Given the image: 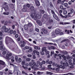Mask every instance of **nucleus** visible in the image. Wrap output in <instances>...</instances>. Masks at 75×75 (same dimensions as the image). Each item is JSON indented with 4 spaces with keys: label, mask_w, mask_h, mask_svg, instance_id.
Masks as SVG:
<instances>
[{
    "label": "nucleus",
    "mask_w": 75,
    "mask_h": 75,
    "mask_svg": "<svg viewBox=\"0 0 75 75\" xmlns=\"http://www.w3.org/2000/svg\"><path fill=\"white\" fill-rule=\"evenodd\" d=\"M35 3L36 4V5L37 6H40V2L38 0H35Z\"/></svg>",
    "instance_id": "10"
},
{
    "label": "nucleus",
    "mask_w": 75,
    "mask_h": 75,
    "mask_svg": "<svg viewBox=\"0 0 75 75\" xmlns=\"http://www.w3.org/2000/svg\"><path fill=\"white\" fill-rule=\"evenodd\" d=\"M55 33L56 34H59L60 33L59 30L58 29H57L55 30Z\"/></svg>",
    "instance_id": "14"
},
{
    "label": "nucleus",
    "mask_w": 75,
    "mask_h": 75,
    "mask_svg": "<svg viewBox=\"0 0 75 75\" xmlns=\"http://www.w3.org/2000/svg\"><path fill=\"white\" fill-rule=\"evenodd\" d=\"M12 28L13 30H14L15 28V25H13L12 26Z\"/></svg>",
    "instance_id": "58"
},
{
    "label": "nucleus",
    "mask_w": 75,
    "mask_h": 75,
    "mask_svg": "<svg viewBox=\"0 0 75 75\" xmlns=\"http://www.w3.org/2000/svg\"><path fill=\"white\" fill-rule=\"evenodd\" d=\"M53 16L54 18L57 21H59V18L58 17V16L56 15V14H54L53 15Z\"/></svg>",
    "instance_id": "4"
},
{
    "label": "nucleus",
    "mask_w": 75,
    "mask_h": 75,
    "mask_svg": "<svg viewBox=\"0 0 75 75\" xmlns=\"http://www.w3.org/2000/svg\"><path fill=\"white\" fill-rule=\"evenodd\" d=\"M64 7H68V4L67 3H65L64 4Z\"/></svg>",
    "instance_id": "29"
},
{
    "label": "nucleus",
    "mask_w": 75,
    "mask_h": 75,
    "mask_svg": "<svg viewBox=\"0 0 75 75\" xmlns=\"http://www.w3.org/2000/svg\"><path fill=\"white\" fill-rule=\"evenodd\" d=\"M26 61H31V59L30 58H27L26 59Z\"/></svg>",
    "instance_id": "42"
},
{
    "label": "nucleus",
    "mask_w": 75,
    "mask_h": 75,
    "mask_svg": "<svg viewBox=\"0 0 75 75\" xmlns=\"http://www.w3.org/2000/svg\"><path fill=\"white\" fill-rule=\"evenodd\" d=\"M63 13L64 14V15H66V14H67V11H64Z\"/></svg>",
    "instance_id": "34"
},
{
    "label": "nucleus",
    "mask_w": 75,
    "mask_h": 75,
    "mask_svg": "<svg viewBox=\"0 0 75 75\" xmlns=\"http://www.w3.org/2000/svg\"><path fill=\"white\" fill-rule=\"evenodd\" d=\"M42 31L44 34H47V33H48L47 30L46 29L42 30Z\"/></svg>",
    "instance_id": "20"
},
{
    "label": "nucleus",
    "mask_w": 75,
    "mask_h": 75,
    "mask_svg": "<svg viewBox=\"0 0 75 75\" xmlns=\"http://www.w3.org/2000/svg\"><path fill=\"white\" fill-rule=\"evenodd\" d=\"M45 44H49L50 45H52V43H47V42H45Z\"/></svg>",
    "instance_id": "33"
},
{
    "label": "nucleus",
    "mask_w": 75,
    "mask_h": 75,
    "mask_svg": "<svg viewBox=\"0 0 75 75\" xmlns=\"http://www.w3.org/2000/svg\"><path fill=\"white\" fill-rule=\"evenodd\" d=\"M20 40H21V38L20 37H18L17 39L18 41H20Z\"/></svg>",
    "instance_id": "55"
},
{
    "label": "nucleus",
    "mask_w": 75,
    "mask_h": 75,
    "mask_svg": "<svg viewBox=\"0 0 75 75\" xmlns=\"http://www.w3.org/2000/svg\"><path fill=\"white\" fill-rule=\"evenodd\" d=\"M57 2L58 3H60L61 2V0H58Z\"/></svg>",
    "instance_id": "64"
},
{
    "label": "nucleus",
    "mask_w": 75,
    "mask_h": 75,
    "mask_svg": "<svg viewBox=\"0 0 75 75\" xmlns=\"http://www.w3.org/2000/svg\"><path fill=\"white\" fill-rule=\"evenodd\" d=\"M30 9L31 11H33L34 10V7L33 6H31L30 7Z\"/></svg>",
    "instance_id": "22"
},
{
    "label": "nucleus",
    "mask_w": 75,
    "mask_h": 75,
    "mask_svg": "<svg viewBox=\"0 0 75 75\" xmlns=\"http://www.w3.org/2000/svg\"><path fill=\"white\" fill-rule=\"evenodd\" d=\"M51 12L52 14H53V15L55 14V12H54V11H53V10H51Z\"/></svg>",
    "instance_id": "31"
},
{
    "label": "nucleus",
    "mask_w": 75,
    "mask_h": 75,
    "mask_svg": "<svg viewBox=\"0 0 75 75\" xmlns=\"http://www.w3.org/2000/svg\"><path fill=\"white\" fill-rule=\"evenodd\" d=\"M15 60H16V61H18V57H15Z\"/></svg>",
    "instance_id": "60"
},
{
    "label": "nucleus",
    "mask_w": 75,
    "mask_h": 75,
    "mask_svg": "<svg viewBox=\"0 0 75 75\" xmlns=\"http://www.w3.org/2000/svg\"><path fill=\"white\" fill-rule=\"evenodd\" d=\"M22 68H24V69H25V71H27V70H28V68L26 67H25L24 66H22Z\"/></svg>",
    "instance_id": "23"
},
{
    "label": "nucleus",
    "mask_w": 75,
    "mask_h": 75,
    "mask_svg": "<svg viewBox=\"0 0 75 75\" xmlns=\"http://www.w3.org/2000/svg\"><path fill=\"white\" fill-rule=\"evenodd\" d=\"M69 65V64H68V63H65V62H64L63 63V66L65 68L66 67H68V66Z\"/></svg>",
    "instance_id": "11"
},
{
    "label": "nucleus",
    "mask_w": 75,
    "mask_h": 75,
    "mask_svg": "<svg viewBox=\"0 0 75 75\" xmlns=\"http://www.w3.org/2000/svg\"><path fill=\"white\" fill-rule=\"evenodd\" d=\"M6 54V51H4V52H3L2 53V54H3V55H5Z\"/></svg>",
    "instance_id": "59"
},
{
    "label": "nucleus",
    "mask_w": 75,
    "mask_h": 75,
    "mask_svg": "<svg viewBox=\"0 0 75 75\" xmlns=\"http://www.w3.org/2000/svg\"><path fill=\"white\" fill-rule=\"evenodd\" d=\"M10 29H8V28H6L5 30V33L8 32L9 31H10Z\"/></svg>",
    "instance_id": "24"
},
{
    "label": "nucleus",
    "mask_w": 75,
    "mask_h": 75,
    "mask_svg": "<svg viewBox=\"0 0 75 75\" xmlns=\"http://www.w3.org/2000/svg\"><path fill=\"white\" fill-rule=\"evenodd\" d=\"M33 52L34 53H36V54L38 55H40V52H38V51L37 50H34Z\"/></svg>",
    "instance_id": "12"
},
{
    "label": "nucleus",
    "mask_w": 75,
    "mask_h": 75,
    "mask_svg": "<svg viewBox=\"0 0 75 75\" xmlns=\"http://www.w3.org/2000/svg\"><path fill=\"white\" fill-rule=\"evenodd\" d=\"M38 23L39 25H42V23L40 21L38 22Z\"/></svg>",
    "instance_id": "39"
},
{
    "label": "nucleus",
    "mask_w": 75,
    "mask_h": 75,
    "mask_svg": "<svg viewBox=\"0 0 75 75\" xmlns=\"http://www.w3.org/2000/svg\"><path fill=\"white\" fill-rule=\"evenodd\" d=\"M21 64L22 65H25V61H22L21 62Z\"/></svg>",
    "instance_id": "26"
},
{
    "label": "nucleus",
    "mask_w": 75,
    "mask_h": 75,
    "mask_svg": "<svg viewBox=\"0 0 75 75\" xmlns=\"http://www.w3.org/2000/svg\"><path fill=\"white\" fill-rule=\"evenodd\" d=\"M3 49V46H1L0 47V50H2Z\"/></svg>",
    "instance_id": "53"
},
{
    "label": "nucleus",
    "mask_w": 75,
    "mask_h": 75,
    "mask_svg": "<svg viewBox=\"0 0 75 75\" xmlns=\"http://www.w3.org/2000/svg\"><path fill=\"white\" fill-rule=\"evenodd\" d=\"M8 32H10V33L11 34H12L13 33V30H11L10 31H9Z\"/></svg>",
    "instance_id": "38"
},
{
    "label": "nucleus",
    "mask_w": 75,
    "mask_h": 75,
    "mask_svg": "<svg viewBox=\"0 0 75 75\" xmlns=\"http://www.w3.org/2000/svg\"><path fill=\"white\" fill-rule=\"evenodd\" d=\"M74 13V10L72 8H71L70 9V13H69L68 14V16L69 17H71V16L70 14H71L72 13Z\"/></svg>",
    "instance_id": "6"
},
{
    "label": "nucleus",
    "mask_w": 75,
    "mask_h": 75,
    "mask_svg": "<svg viewBox=\"0 0 75 75\" xmlns=\"http://www.w3.org/2000/svg\"><path fill=\"white\" fill-rule=\"evenodd\" d=\"M33 66L32 67V68L33 69L34 71H35L36 70H37V69L36 68L38 67H39V65L38 64H36V63L34 62L33 63Z\"/></svg>",
    "instance_id": "2"
},
{
    "label": "nucleus",
    "mask_w": 75,
    "mask_h": 75,
    "mask_svg": "<svg viewBox=\"0 0 75 75\" xmlns=\"http://www.w3.org/2000/svg\"><path fill=\"white\" fill-rule=\"evenodd\" d=\"M60 8L61 10H64V7L62 5H60Z\"/></svg>",
    "instance_id": "32"
},
{
    "label": "nucleus",
    "mask_w": 75,
    "mask_h": 75,
    "mask_svg": "<svg viewBox=\"0 0 75 75\" xmlns=\"http://www.w3.org/2000/svg\"><path fill=\"white\" fill-rule=\"evenodd\" d=\"M3 14H4V15H8L9 14H10V13H9V12H8L7 13L6 12H4L3 13Z\"/></svg>",
    "instance_id": "27"
},
{
    "label": "nucleus",
    "mask_w": 75,
    "mask_h": 75,
    "mask_svg": "<svg viewBox=\"0 0 75 75\" xmlns=\"http://www.w3.org/2000/svg\"><path fill=\"white\" fill-rule=\"evenodd\" d=\"M40 12L42 13V14H44V11L42 10H40Z\"/></svg>",
    "instance_id": "41"
},
{
    "label": "nucleus",
    "mask_w": 75,
    "mask_h": 75,
    "mask_svg": "<svg viewBox=\"0 0 75 75\" xmlns=\"http://www.w3.org/2000/svg\"><path fill=\"white\" fill-rule=\"evenodd\" d=\"M40 53L41 55H44L45 54V53L44 52V51H43V50L42 49V51H41Z\"/></svg>",
    "instance_id": "25"
},
{
    "label": "nucleus",
    "mask_w": 75,
    "mask_h": 75,
    "mask_svg": "<svg viewBox=\"0 0 75 75\" xmlns=\"http://www.w3.org/2000/svg\"><path fill=\"white\" fill-rule=\"evenodd\" d=\"M0 45H2V46H3V45H3V41H2V40L0 41Z\"/></svg>",
    "instance_id": "35"
},
{
    "label": "nucleus",
    "mask_w": 75,
    "mask_h": 75,
    "mask_svg": "<svg viewBox=\"0 0 75 75\" xmlns=\"http://www.w3.org/2000/svg\"><path fill=\"white\" fill-rule=\"evenodd\" d=\"M73 64H75V58L73 59Z\"/></svg>",
    "instance_id": "54"
},
{
    "label": "nucleus",
    "mask_w": 75,
    "mask_h": 75,
    "mask_svg": "<svg viewBox=\"0 0 75 75\" xmlns=\"http://www.w3.org/2000/svg\"><path fill=\"white\" fill-rule=\"evenodd\" d=\"M59 25H64V23L62 22H60L59 23Z\"/></svg>",
    "instance_id": "50"
},
{
    "label": "nucleus",
    "mask_w": 75,
    "mask_h": 75,
    "mask_svg": "<svg viewBox=\"0 0 75 75\" xmlns=\"http://www.w3.org/2000/svg\"><path fill=\"white\" fill-rule=\"evenodd\" d=\"M64 45H65V46H66V47H68V43L67 42H65L64 43Z\"/></svg>",
    "instance_id": "57"
},
{
    "label": "nucleus",
    "mask_w": 75,
    "mask_h": 75,
    "mask_svg": "<svg viewBox=\"0 0 75 75\" xmlns=\"http://www.w3.org/2000/svg\"><path fill=\"white\" fill-rule=\"evenodd\" d=\"M24 36L25 38H28V35L27 34H25L24 35Z\"/></svg>",
    "instance_id": "37"
},
{
    "label": "nucleus",
    "mask_w": 75,
    "mask_h": 75,
    "mask_svg": "<svg viewBox=\"0 0 75 75\" xmlns=\"http://www.w3.org/2000/svg\"><path fill=\"white\" fill-rule=\"evenodd\" d=\"M16 33L17 32H16V30H14L13 31V35H15V34H16Z\"/></svg>",
    "instance_id": "45"
},
{
    "label": "nucleus",
    "mask_w": 75,
    "mask_h": 75,
    "mask_svg": "<svg viewBox=\"0 0 75 75\" xmlns=\"http://www.w3.org/2000/svg\"><path fill=\"white\" fill-rule=\"evenodd\" d=\"M47 15L45 14H44L43 15V17L45 18H47Z\"/></svg>",
    "instance_id": "30"
},
{
    "label": "nucleus",
    "mask_w": 75,
    "mask_h": 75,
    "mask_svg": "<svg viewBox=\"0 0 75 75\" xmlns=\"http://www.w3.org/2000/svg\"><path fill=\"white\" fill-rule=\"evenodd\" d=\"M28 26L29 27H31L32 26V23H29L28 24Z\"/></svg>",
    "instance_id": "46"
},
{
    "label": "nucleus",
    "mask_w": 75,
    "mask_h": 75,
    "mask_svg": "<svg viewBox=\"0 0 75 75\" xmlns=\"http://www.w3.org/2000/svg\"><path fill=\"white\" fill-rule=\"evenodd\" d=\"M34 48L35 50H38V47L37 46H35Z\"/></svg>",
    "instance_id": "61"
},
{
    "label": "nucleus",
    "mask_w": 75,
    "mask_h": 75,
    "mask_svg": "<svg viewBox=\"0 0 75 75\" xmlns=\"http://www.w3.org/2000/svg\"><path fill=\"white\" fill-rule=\"evenodd\" d=\"M31 17V18H34V15H33V14H31L30 15Z\"/></svg>",
    "instance_id": "49"
},
{
    "label": "nucleus",
    "mask_w": 75,
    "mask_h": 75,
    "mask_svg": "<svg viewBox=\"0 0 75 75\" xmlns=\"http://www.w3.org/2000/svg\"><path fill=\"white\" fill-rule=\"evenodd\" d=\"M62 57L63 58H64V61H65V60H66V59H67V57L65 56V55H64V54L62 55Z\"/></svg>",
    "instance_id": "21"
},
{
    "label": "nucleus",
    "mask_w": 75,
    "mask_h": 75,
    "mask_svg": "<svg viewBox=\"0 0 75 75\" xmlns=\"http://www.w3.org/2000/svg\"><path fill=\"white\" fill-rule=\"evenodd\" d=\"M27 6L24 5L23 6V8L22 9V11L23 12H26L27 11Z\"/></svg>",
    "instance_id": "8"
},
{
    "label": "nucleus",
    "mask_w": 75,
    "mask_h": 75,
    "mask_svg": "<svg viewBox=\"0 0 75 75\" xmlns=\"http://www.w3.org/2000/svg\"><path fill=\"white\" fill-rule=\"evenodd\" d=\"M32 51H33V49H32V48L31 47H30V49L28 50V52H32Z\"/></svg>",
    "instance_id": "28"
},
{
    "label": "nucleus",
    "mask_w": 75,
    "mask_h": 75,
    "mask_svg": "<svg viewBox=\"0 0 75 75\" xmlns=\"http://www.w3.org/2000/svg\"><path fill=\"white\" fill-rule=\"evenodd\" d=\"M4 6V9L5 11H6L8 9V4L6 2L5 3Z\"/></svg>",
    "instance_id": "7"
},
{
    "label": "nucleus",
    "mask_w": 75,
    "mask_h": 75,
    "mask_svg": "<svg viewBox=\"0 0 75 75\" xmlns=\"http://www.w3.org/2000/svg\"><path fill=\"white\" fill-rule=\"evenodd\" d=\"M47 10L48 12L49 13H50V10H51V9H49V8H48V9H47Z\"/></svg>",
    "instance_id": "62"
},
{
    "label": "nucleus",
    "mask_w": 75,
    "mask_h": 75,
    "mask_svg": "<svg viewBox=\"0 0 75 75\" xmlns=\"http://www.w3.org/2000/svg\"><path fill=\"white\" fill-rule=\"evenodd\" d=\"M49 59H47L46 60V63L47 64H48L49 63Z\"/></svg>",
    "instance_id": "52"
},
{
    "label": "nucleus",
    "mask_w": 75,
    "mask_h": 75,
    "mask_svg": "<svg viewBox=\"0 0 75 75\" xmlns=\"http://www.w3.org/2000/svg\"><path fill=\"white\" fill-rule=\"evenodd\" d=\"M21 58H20L18 59V61L19 62H21Z\"/></svg>",
    "instance_id": "56"
},
{
    "label": "nucleus",
    "mask_w": 75,
    "mask_h": 75,
    "mask_svg": "<svg viewBox=\"0 0 75 75\" xmlns=\"http://www.w3.org/2000/svg\"><path fill=\"white\" fill-rule=\"evenodd\" d=\"M28 28V26L27 25H25L24 26V29L25 30H27Z\"/></svg>",
    "instance_id": "18"
},
{
    "label": "nucleus",
    "mask_w": 75,
    "mask_h": 75,
    "mask_svg": "<svg viewBox=\"0 0 75 75\" xmlns=\"http://www.w3.org/2000/svg\"><path fill=\"white\" fill-rule=\"evenodd\" d=\"M72 60L71 59H69V65H72Z\"/></svg>",
    "instance_id": "17"
},
{
    "label": "nucleus",
    "mask_w": 75,
    "mask_h": 75,
    "mask_svg": "<svg viewBox=\"0 0 75 75\" xmlns=\"http://www.w3.org/2000/svg\"><path fill=\"white\" fill-rule=\"evenodd\" d=\"M5 42L6 44H8L9 43H10L11 42H14L13 40V39L8 37H6L5 39Z\"/></svg>",
    "instance_id": "1"
},
{
    "label": "nucleus",
    "mask_w": 75,
    "mask_h": 75,
    "mask_svg": "<svg viewBox=\"0 0 75 75\" xmlns=\"http://www.w3.org/2000/svg\"><path fill=\"white\" fill-rule=\"evenodd\" d=\"M34 60H31V62L29 64V66H30V67H31V66H33V63L34 62Z\"/></svg>",
    "instance_id": "16"
},
{
    "label": "nucleus",
    "mask_w": 75,
    "mask_h": 75,
    "mask_svg": "<svg viewBox=\"0 0 75 75\" xmlns=\"http://www.w3.org/2000/svg\"><path fill=\"white\" fill-rule=\"evenodd\" d=\"M50 5L52 7H54V6H53V5L52 4V2H50Z\"/></svg>",
    "instance_id": "40"
},
{
    "label": "nucleus",
    "mask_w": 75,
    "mask_h": 75,
    "mask_svg": "<svg viewBox=\"0 0 75 75\" xmlns=\"http://www.w3.org/2000/svg\"><path fill=\"white\" fill-rule=\"evenodd\" d=\"M0 64L1 65H5V62L2 60H0Z\"/></svg>",
    "instance_id": "15"
},
{
    "label": "nucleus",
    "mask_w": 75,
    "mask_h": 75,
    "mask_svg": "<svg viewBox=\"0 0 75 75\" xmlns=\"http://www.w3.org/2000/svg\"><path fill=\"white\" fill-rule=\"evenodd\" d=\"M34 15L35 16L34 17V19L35 20H37V18H38V19H40V18H41V16L40 15H38L36 14V13H34Z\"/></svg>",
    "instance_id": "5"
},
{
    "label": "nucleus",
    "mask_w": 75,
    "mask_h": 75,
    "mask_svg": "<svg viewBox=\"0 0 75 75\" xmlns=\"http://www.w3.org/2000/svg\"><path fill=\"white\" fill-rule=\"evenodd\" d=\"M68 39H64L61 42V43H62V42H66V41H68Z\"/></svg>",
    "instance_id": "19"
},
{
    "label": "nucleus",
    "mask_w": 75,
    "mask_h": 75,
    "mask_svg": "<svg viewBox=\"0 0 75 75\" xmlns=\"http://www.w3.org/2000/svg\"><path fill=\"white\" fill-rule=\"evenodd\" d=\"M20 44H21V47H24L25 46V44H26L25 42L24 41H21L19 42Z\"/></svg>",
    "instance_id": "3"
},
{
    "label": "nucleus",
    "mask_w": 75,
    "mask_h": 75,
    "mask_svg": "<svg viewBox=\"0 0 75 75\" xmlns=\"http://www.w3.org/2000/svg\"><path fill=\"white\" fill-rule=\"evenodd\" d=\"M60 68H62L63 69H64L65 68L64 67V66H63L62 65H60Z\"/></svg>",
    "instance_id": "44"
},
{
    "label": "nucleus",
    "mask_w": 75,
    "mask_h": 75,
    "mask_svg": "<svg viewBox=\"0 0 75 75\" xmlns=\"http://www.w3.org/2000/svg\"><path fill=\"white\" fill-rule=\"evenodd\" d=\"M18 34H16L15 35V38H18Z\"/></svg>",
    "instance_id": "63"
},
{
    "label": "nucleus",
    "mask_w": 75,
    "mask_h": 75,
    "mask_svg": "<svg viewBox=\"0 0 75 75\" xmlns=\"http://www.w3.org/2000/svg\"><path fill=\"white\" fill-rule=\"evenodd\" d=\"M42 63L43 64H45L46 63V62L45 60H43L42 61Z\"/></svg>",
    "instance_id": "48"
},
{
    "label": "nucleus",
    "mask_w": 75,
    "mask_h": 75,
    "mask_svg": "<svg viewBox=\"0 0 75 75\" xmlns=\"http://www.w3.org/2000/svg\"><path fill=\"white\" fill-rule=\"evenodd\" d=\"M62 55H61V54H59V57L60 58V59H62Z\"/></svg>",
    "instance_id": "36"
},
{
    "label": "nucleus",
    "mask_w": 75,
    "mask_h": 75,
    "mask_svg": "<svg viewBox=\"0 0 75 75\" xmlns=\"http://www.w3.org/2000/svg\"><path fill=\"white\" fill-rule=\"evenodd\" d=\"M59 16H60V17H61V18H64V16L63 15H62V14H61V13L60 14Z\"/></svg>",
    "instance_id": "47"
},
{
    "label": "nucleus",
    "mask_w": 75,
    "mask_h": 75,
    "mask_svg": "<svg viewBox=\"0 0 75 75\" xmlns=\"http://www.w3.org/2000/svg\"><path fill=\"white\" fill-rule=\"evenodd\" d=\"M48 22L50 24H54V21L52 19H50L48 21Z\"/></svg>",
    "instance_id": "9"
},
{
    "label": "nucleus",
    "mask_w": 75,
    "mask_h": 75,
    "mask_svg": "<svg viewBox=\"0 0 75 75\" xmlns=\"http://www.w3.org/2000/svg\"><path fill=\"white\" fill-rule=\"evenodd\" d=\"M52 49L53 50H55V47H54V46H51V50Z\"/></svg>",
    "instance_id": "51"
},
{
    "label": "nucleus",
    "mask_w": 75,
    "mask_h": 75,
    "mask_svg": "<svg viewBox=\"0 0 75 75\" xmlns=\"http://www.w3.org/2000/svg\"><path fill=\"white\" fill-rule=\"evenodd\" d=\"M63 54L64 55H67L68 54V52H67L65 51L64 52Z\"/></svg>",
    "instance_id": "43"
},
{
    "label": "nucleus",
    "mask_w": 75,
    "mask_h": 75,
    "mask_svg": "<svg viewBox=\"0 0 75 75\" xmlns=\"http://www.w3.org/2000/svg\"><path fill=\"white\" fill-rule=\"evenodd\" d=\"M12 55V54L11 53H9V54H6V57L7 58H8L9 57H10Z\"/></svg>",
    "instance_id": "13"
}]
</instances>
